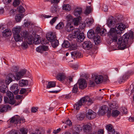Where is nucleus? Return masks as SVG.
Here are the masks:
<instances>
[{
	"label": "nucleus",
	"instance_id": "1",
	"mask_svg": "<svg viewBox=\"0 0 134 134\" xmlns=\"http://www.w3.org/2000/svg\"><path fill=\"white\" fill-rule=\"evenodd\" d=\"M134 41V32L130 31L124 34L122 37L119 38L117 42V48L121 50H124L129 47L132 42Z\"/></svg>",
	"mask_w": 134,
	"mask_h": 134
},
{
	"label": "nucleus",
	"instance_id": "2",
	"mask_svg": "<svg viewBox=\"0 0 134 134\" xmlns=\"http://www.w3.org/2000/svg\"><path fill=\"white\" fill-rule=\"evenodd\" d=\"M128 27L123 24L120 23L117 24L115 28H111L108 32V35L111 38L110 42H109V43H110L112 42H116L118 39V36H119L122 31Z\"/></svg>",
	"mask_w": 134,
	"mask_h": 134
},
{
	"label": "nucleus",
	"instance_id": "3",
	"mask_svg": "<svg viewBox=\"0 0 134 134\" xmlns=\"http://www.w3.org/2000/svg\"><path fill=\"white\" fill-rule=\"evenodd\" d=\"M21 30V28L19 27L14 28L13 30V37L16 42H20L23 40V38L20 33Z\"/></svg>",
	"mask_w": 134,
	"mask_h": 134
},
{
	"label": "nucleus",
	"instance_id": "4",
	"mask_svg": "<svg viewBox=\"0 0 134 134\" xmlns=\"http://www.w3.org/2000/svg\"><path fill=\"white\" fill-rule=\"evenodd\" d=\"M87 99L86 96H84L82 98L76 103L75 104L74 106V108L76 110H77L81 106L85 104H86Z\"/></svg>",
	"mask_w": 134,
	"mask_h": 134
},
{
	"label": "nucleus",
	"instance_id": "5",
	"mask_svg": "<svg viewBox=\"0 0 134 134\" xmlns=\"http://www.w3.org/2000/svg\"><path fill=\"white\" fill-rule=\"evenodd\" d=\"M24 119L23 117L20 118L18 115H16L12 118L10 120V122L15 124H20L24 122Z\"/></svg>",
	"mask_w": 134,
	"mask_h": 134
},
{
	"label": "nucleus",
	"instance_id": "6",
	"mask_svg": "<svg viewBox=\"0 0 134 134\" xmlns=\"http://www.w3.org/2000/svg\"><path fill=\"white\" fill-rule=\"evenodd\" d=\"M93 77L96 84L101 83L103 81L105 82L107 80V78H104L101 75H95Z\"/></svg>",
	"mask_w": 134,
	"mask_h": 134
},
{
	"label": "nucleus",
	"instance_id": "7",
	"mask_svg": "<svg viewBox=\"0 0 134 134\" xmlns=\"http://www.w3.org/2000/svg\"><path fill=\"white\" fill-rule=\"evenodd\" d=\"M134 74V72H132L131 71H129L126 72L123 76L120 77L118 80L119 82H124L125 81L127 80L129 76Z\"/></svg>",
	"mask_w": 134,
	"mask_h": 134
},
{
	"label": "nucleus",
	"instance_id": "8",
	"mask_svg": "<svg viewBox=\"0 0 134 134\" xmlns=\"http://www.w3.org/2000/svg\"><path fill=\"white\" fill-rule=\"evenodd\" d=\"M116 22L115 19L113 17L111 16L108 19L107 22V25L108 27L111 28L114 26Z\"/></svg>",
	"mask_w": 134,
	"mask_h": 134
},
{
	"label": "nucleus",
	"instance_id": "9",
	"mask_svg": "<svg viewBox=\"0 0 134 134\" xmlns=\"http://www.w3.org/2000/svg\"><path fill=\"white\" fill-rule=\"evenodd\" d=\"M26 71L25 69H23L20 71L16 72V74L15 79L19 80L22 78L26 74Z\"/></svg>",
	"mask_w": 134,
	"mask_h": 134
},
{
	"label": "nucleus",
	"instance_id": "10",
	"mask_svg": "<svg viewBox=\"0 0 134 134\" xmlns=\"http://www.w3.org/2000/svg\"><path fill=\"white\" fill-rule=\"evenodd\" d=\"M96 116V114L91 110H89L86 113V117L89 119H92L94 118Z\"/></svg>",
	"mask_w": 134,
	"mask_h": 134
},
{
	"label": "nucleus",
	"instance_id": "11",
	"mask_svg": "<svg viewBox=\"0 0 134 134\" xmlns=\"http://www.w3.org/2000/svg\"><path fill=\"white\" fill-rule=\"evenodd\" d=\"M79 84V88L83 89L87 87V83L86 80L83 79H80L78 81Z\"/></svg>",
	"mask_w": 134,
	"mask_h": 134
},
{
	"label": "nucleus",
	"instance_id": "12",
	"mask_svg": "<svg viewBox=\"0 0 134 134\" xmlns=\"http://www.w3.org/2000/svg\"><path fill=\"white\" fill-rule=\"evenodd\" d=\"M108 110V107L106 105H104L100 107L98 112V114L100 115H102L104 114Z\"/></svg>",
	"mask_w": 134,
	"mask_h": 134
},
{
	"label": "nucleus",
	"instance_id": "13",
	"mask_svg": "<svg viewBox=\"0 0 134 134\" xmlns=\"http://www.w3.org/2000/svg\"><path fill=\"white\" fill-rule=\"evenodd\" d=\"M92 43L89 41H85L82 44L83 48L85 49H90L92 48Z\"/></svg>",
	"mask_w": 134,
	"mask_h": 134
},
{
	"label": "nucleus",
	"instance_id": "14",
	"mask_svg": "<svg viewBox=\"0 0 134 134\" xmlns=\"http://www.w3.org/2000/svg\"><path fill=\"white\" fill-rule=\"evenodd\" d=\"M46 38L50 42L56 38L55 33L52 32L47 33L46 35Z\"/></svg>",
	"mask_w": 134,
	"mask_h": 134
},
{
	"label": "nucleus",
	"instance_id": "15",
	"mask_svg": "<svg viewBox=\"0 0 134 134\" xmlns=\"http://www.w3.org/2000/svg\"><path fill=\"white\" fill-rule=\"evenodd\" d=\"M18 86L17 84H14L10 87V90L14 94H16L19 92V89H18Z\"/></svg>",
	"mask_w": 134,
	"mask_h": 134
},
{
	"label": "nucleus",
	"instance_id": "16",
	"mask_svg": "<svg viewBox=\"0 0 134 134\" xmlns=\"http://www.w3.org/2000/svg\"><path fill=\"white\" fill-rule=\"evenodd\" d=\"M36 50L38 52L42 53L43 51H47L48 50V47L47 46H39L36 48Z\"/></svg>",
	"mask_w": 134,
	"mask_h": 134
},
{
	"label": "nucleus",
	"instance_id": "17",
	"mask_svg": "<svg viewBox=\"0 0 134 134\" xmlns=\"http://www.w3.org/2000/svg\"><path fill=\"white\" fill-rule=\"evenodd\" d=\"M14 79H15V77L14 75L12 74H9L8 75L5 80V83L7 84H9Z\"/></svg>",
	"mask_w": 134,
	"mask_h": 134
},
{
	"label": "nucleus",
	"instance_id": "18",
	"mask_svg": "<svg viewBox=\"0 0 134 134\" xmlns=\"http://www.w3.org/2000/svg\"><path fill=\"white\" fill-rule=\"evenodd\" d=\"M70 53L72 57L75 58H80L82 57V55H81L80 52L77 51H73L70 52Z\"/></svg>",
	"mask_w": 134,
	"mask_h": 134
},
{
	"label": "nucleus",
	"instance_id": "19",
	"mask_svg": "<svg viewBox=\"0 0 134 134\" xmlns=\"http://www.w3.org/2000/svg\"><path fill=\"white\" fill-rule=\"evenodd\" d=\"M82 12V8L77 7L75 8L74 10V14L76 16H79Z\"/></svg>",
	"mask_w": 134,
	"mask_h": 134
},
{
	"label": "nucleus",
	"instance_id": "20",
	"mask_svg": "<svg viewBox=\"0 0 134 134\" xmlns=\"http://www.w3.org/2000/svg\"><path fill=\"white\" fill-rule=\"evenodd\" d=\"M95 31L98 34L103 36L105 34V32L106 31V30L103 28L100 29L99 27H97L96 30Z\"/></svg>",
	"mask_w": 134,
	"mask_h": 134
},
{
	"label": "nucleus",
	"instance_id": "21",
	"mask_svg": "<svg viewBox=\"0 0 134 134\" xmlns=\"http://www.w3.org/2000/svg\"><path fill=\"white\" fill-rule=\"evenodd\" d=\"M96 44H98L100 42V36L97 34H95L92 38Z\"/></svg>",
	"mask_w": 134,
	"mask_h": 134
},
{
	"label": "nucleus",
	"instance_id": "22",
	"mask_svg": "<svg viewBox=\"0 0 134 134\" xmlns=\"http://www.w3.org/2000/svg\"><path fill=\"white\" fill-rule=\"evenodd\" d=\"M83 129L85 132L88 133L91 131V130L92 127L91 125H87L83 126Z\"/></svg>",
	"mask_w": 134,
	"mask_h": 134
},
{
	"label": "nucleus",
	"instance_id": "23",
	"mask_svg": "<svg viewBox=\"0 0 134 134\" xmlns=\"http://www.w3.org/2000/svg\"><path fill=\"white\" fill-rule=\"evenodd\" d=\"M44 82L45 83H47V81H44ZM55 82L54 81H50L47 84L46 88L47 89L50 88H51L55 87Z\"/></svg>",
	"mask_w": 134,
	"mask_h": 134
},
{
	"label": "nucleus",
	"instance_id": "24",
	"mask_svg": "<svg viewBox=\"0 0 134 134\" xmlns=\"http://www.w3.org/2000/svg\"><path fill=\"white\" fill-rule=\"evenodd\" d=\"M41 41L39 36L38 35H35V38H34L33 43L35 44H37L40 43Z\"/></svg>",
	"mask_w": 134,
	"mask_h": 134
},
{
	"label": "nucleus",
	"instance_id": "25",
	"mask_svg": "<svg viewBox=\"0 0 134 134\" xmlns=\"http://www.w3.org/2000/svg\"><path fill=\"white\" fill-rule=\"evenodd\" d=\"M74 29L73 26L71 25L70 22L67 23L66 26V30L68 32H70L73 30Z\"/></svg>",
	"mask_w": 134,
	"mask_h": 134
},
{
	"label": "nucleus",
	"instance_id": "26",
	"mask_svg": "<svg viewBox=\"0 0 134 134\" xmlns=\"http://www.w3.org/2000/svg\"><path fill=\"white\" fill-rule=\"evenodd\" d=\"M85 38L84 35L83 33H81L79 34V35L76 38L77 39V41L79 42H82Z\"/></svg>",
	"mask_w": 134,
	"mask_h": 134
},
{
	"label": "nucleus",
	"instance_id": "27",
	"mask_svg": "<svg viewBox=\"0 0 134 134\" xmlns=\"http://www.w3.org/2000/svg\"><path fill=\"white\" fill-rule=\"evenodd\" d=\"M9 105H2L0 106V112H3L7 111L9 108Z\"/></svg>",
	"mask_w": 134,
	"mask_h": 134
},
{
	"label": "nucleus",
	"instance_id": "28",
	"mask_svg": "<svg viewBox=\"0 0 134 134\" xmlns=\"http://www.w3.org/2000/svg\"><path fill=\"white\" fill-rule=\"evenodd\" d=\"M19 84L20 86L23 87L24 86L28 85V81L27 80L22 79L19 81Z\"/></svg>",
	"mask_w": 134,
	"mask_h": 134
},
{
	"label": "nucleus",
	"instance_id": "29",
	"mask_svg": "<svg viewBox=\"0 0 134 134\" xmlns=\"http://www.w3.org/2000/svg\"><path fill=\"white\" fill-rule=\"evenodd\" d=\"M106 129L108 131L111 132L113 134L115 132V130L113 128V126L111 124H109L107 125Z\"/></svg>",
	"mask_w": 134,
	"mask_h": 134
},
{
	"label": "nucleus",
	"instance_id": "30",
	"mask_svg": "<svg viewBox=\"0 0 134 134\" xmlns=\"http://www.w3.org/2000/svg\"><path fill=\"white\" fill-rule=\"evenodd\" d=\"M51 42L52 46L53 48L56 47L59 44V41L56 38L52 41Z\"/></svg>",
	"mask_w": 134,
	"mask_h": 134
},
{
	"label": "nucleus",
	"instance_id": "31",
	"mask_svg": "<svg viewBox=\"0 0 134 134\" xmlns=\"http://www.w3.org/2000/svg\"><path fill=\"white\" fill-rule=\"evenodd\" d=\"M12 34V32L9 29H7L3 31V35L4 36L8 37L10 36Z\"/></svg>",
	"mask_w": 134,
	"mask_h": 134
},
{
	"label": "nucleus",
	"instance_id": "32",
	"mask_svg": "<svg viewBox=\"0 0 134 134\" xmlns=\"http://www.w3.org/2000/svg\"><path fill=\"white\" fill-rule=\"evenodd\" d=\"M87 103L86 104L90 105L93 103L94 99L92 98H90L88 96H86Z\"/></svg>",
	"mask_w": 134,
	"mask_h": 134
},
{
	"label": "nucleus",
	"instance_id": "33",
	"mask_svg": "<svg viewBox=\"0 0 134 134\" xmlns=\"http://www.w3.org/2000/svg\"><path fill=\"white\" fill-rule=\"evenodd\" d=\"M4 100L5 103H9L11 104H14L15 102V100H12L9 99L7 97H4Z\"/></svg>",
	"mask_w": 134,
	"mask_h": 134
},
{
	"label": "nucleus",
	"instance_id": "34",
	"mask_svg": "<svg viewBox=\"0 0 134 134\" xmlns=\"http://www.w3.org/2000/svg\"><path fill=\"white\" fill-rule=\"evenodd\" d=\"M65 74L63 73H60L58 74L57 76V79L59 81H62L65 78Z\"/></svg>",
	"mask_w": 134,
	"mask_h": 134
},
{
	"label": "nucleus",
	"instance_id": "35",
	"mask_svg": "<svg viewBox=\"0 0 134 134\" xmlns=\"http://www.w3.org/2000/svg\"><path fill=\"white\" fill-rule=\"evenodd\" d=\"M24 15L22 14H17L15 16V19L17 22L20 21L21 19L23 17Z\"/></svg>",
	"mask_w": 134,
	"mask_h": 134
},
{
	"label": "nucleus",
	"instance_id": "36",
	"mask_svg": "<svg viewBox=\"0 0 134 134\" xmlns=\"http://www.w3.org/2000/svg\"><path fill=\"white\" fill-rule=\"evenodd\" d=\"M86 21L87 25L90 26H91L93 24L94 22V20L92 18H88L86 19Z\"/></svg>",
	"mask_w": 134,
	"mask_h": 134
},
{
	"label": "nucleus",
	"instance_id": "37",
	"mask_svg": "<svg viewBox=\"0 0 134 134\" xmlns=\"http://www.w3.org/2000/svg\"><path fill=\"white\" fill-rule=\"evenodd\" d=\"M6 93L7 95L9 97L10 100H15L14 99V96L12 92L10 91H8Z\"/></svg>",
	"mask_w": 134,
	"mask_h": 134
},
{
	"label": "nucleus",
	"instance_id": "38",
	"mask_svg": "<svg viewBox=\"0 0 134 134\" xmlns=\"http://www.w3.org/2000/svg\"><path fill=\"white\" fill-rule=\"evenodd\" d=\"M8 91V88L6 86L2 85L0 87V91L3 93H5Z\"/></svg>",
	"mask_w": 134,
	"mask_h": 134
},
{
	"label": "nucleus",
	"instance_id": "39",
	"mask_svg": "<svg viewBox=\"0 0 134 134\" xmlns=\"http://www.w3.org/2000/svg\"><path fill=\"white\" fill-rule=\"evenodd\" d=\"M94 32L93 30H89L87 33V36L89 38H93L94 35Z\"/></svg>",
	"mask_w": 134,
	"mask_h": 134
},
{
	"label": "nucleus",
	"instance_id": "40",
	"mask_svg": "<svg viewBox=\"0 0 134 134\" xmlns=\"http://www.w3.org/2000/svg\"><path fill=\"white\" fill-rule=\"evenodd\" d=\"M81 18L80 17L74 18L72 20L74 25L76 26L78 25L79 23V21Z\"/></svg>",
	"mask_w": 134,
	"mask_h": 134
},
{
	"label": "nucleus",
	"instance_id": "41",
	"mask_svg": "<svg viewBox=\"0 0 134 134\" xmlns=\"http://www.w3.org/2000/svg\"><path fill=\"white\" fill-rule=\"evenodd\" d=\"M120 112L118 110H113L112 111L111 115L114 117H116L117 116L120 114Z\"/></svg>",
	"mask_w": 134,
	"mask_h": 134
},
{
	"label": "nucleus",
	"instance_id": "42",
	"mask_svg": "<svg viewBox=\"0 0 134 134\" xmlns=\"http://www.w3.org/2000/svg\"><path fill=\"white\" fill-rule=\"evenodd\" d=\"M20 134H27L28 132L27 129L24 127L20 129Z\"/></svg>",
	"mask_w": 134,
	"mask_h": 134
},
{
	"label": "nucleus",
	"instance_id": "43",
	"mask_svg": "<svg viewBox=\"0 0 134 134\" xmlns=\"http://www.w3.org/2000/svg\"><path fill=\"white\" fill-rule=\"evenodd\" d=\"M70 44L68 41H64L62 44V46L63 48H68L70 46Z\"/></svg>",
	"mask_w": 134,
	"mask_h": 134
},
{
	"label": "nucleus",
	"instance_id": "44",
	"mask_svg": "<svg viewBox=\"0 0 134 134\" xmlns=\"http://www.w3.org/2000/svg\"><path fill=\"white\" fill-rule=\"evenodd\" d=\"M63 8L67 11H69L71 9V7L69 4H65L63 5Z\"/></svg>",
	"mask_w": 134,
	"mask_h": 134
},
{
	"label": "nucleus",
	"instance_id": "45",
	"mask_svg": "<svg viewBox=\"0 0 134 134\" xmlns=\"http://www.w3.org/2000/svg\"><path fill=\"white\" fill-rule=\"evenodd\" d=\"M80 33V30L79 29H75L74 31L73 35L75 38H76L79 35Z\"/></svg>",
	"mask_w": 134,
	"mask_h": 134
},
{
	"label": "nucleus",
	"instance_id": "46",
	"mask_svg": "<svg viewBox=\"0 0 134 134\" xmlns=\"http://www.w3.org/2000/svg\"><path fill=\"white\" fill-rule=\"evenodd\" d=\"M95 82V80L93 77L92 79L89 81L88 86L90 87H93L96 85Z\"/></svg>",
	"mask_w": 134,
	"mask_h": 134
},
{
	"label": "nucleus",
	"instance_id": "47",
	"mask_svg": "<svg viewBox=\"0 0 134 134\" xmlns=\"http://www.w3.org/2000/svg\"><path fill=\"white\" fill-rule=\"evenodd\" d=\"M34 38L31 36H29L27 39H26L29 44H31L33 42Z\"/></svg>",
	"mask_w": 134,
	"mask_h": 134
},
{
	"label": "nucleus",
	"instance_id": "48",
	"mask_svg": "<svg viewBox=\"0 0 134 134\" xmlns=\"http://www.w3.org/2000/svg\"><path fill=\"white\" fill-rule=\"evenodd\" d=\"M28 42L26 40H24V42L22 44L21 46V47L23 49H25L27 47H28Z\"/></svg>",
	"mask_w": 134,
	"mask_h": 134
},
{
	"label": "nucleus",
	"instance_id": "49",
	"mask_svg": "<svg viewBox=\"0 0 134 134\" xmlns=\"http://www.w3.org/2000/svg\"><path fill=\"white\" fill-rule=\"evenodd\" d=\"M64 26V24L63 22H60L56 26V28L57 29H62Z\"/></svg>",
	"mask_w": 134,
	"mask_h": 134
},
{
	"label": "nucleus",
	"instance_id": "50",
	"mask_svg": "<svg viewBox=\"0 0 134 134\" xmlns=\"http://www.w3.org/2000/svg\"><path fill=\"white\" fill-rule=\"evenodd\" d=\"M91 10L90 7L87 6L86 7V9L84 12V13L86 15H88L90 13Z\"/></svg>",
	"mask_w": 134,
	"mask_h": 134
},
{
	"label": "nucleus",
	"instance_id": "51",
	"mask_svg": "<svg viewBox=\"0 0 134 134\" xmlns=\"http://www.w3.org/2000/svg\"><path fill=\"white\" fill-rule=\"evenodd\" d=\"M66 19L68 21V23L69 22L71 23L73 20L72 17L71 15L70 14H69L66 16Z\"/></svg>",
	"mask_w": 134,
	"mask_h": 134
},
{
	"label": "nucleus",
	"instance_id": "52",
	"mask_svg": "<svg viewBox=\"0 0 134 134\" xmlns=\"http://www.w3.org/2000/svg\"><path fill=\"white\" fill-rule=\"evenodd\" d=\"M78 88L76 84H75L72 90L73 93H76L78 91Z\"/></svg>",
	"mask_w": 134,
	"mask_h": 134
},
{
	"label": "nucleus",
	"instance_id": "53",
	"mask_svg": "<svg viewBox=\"0 0 134 134\" xmlns=\"http://www.w3.org/2000/svg\"><path fill=\"white\" fill-rule=\"evenodd\" d=\"M82 127L81 125H77L75 128L77 132H80L82 130Z\"/></svg>",
	"mask_w": 134,
	"mask_h": 134
},
{
	"label": "nucleus",
	"instance_id": "54",
	"mask_svg": "<svg viewBox=\"0 0 134 134\" xmlns=\"http://www.w3.org/2000/svg\"><path fill=\"white\" fill-rule=\"evenodd\" d=\"M20 0H14L13 3V5L15 7H16L20 4Z\"/></svg>",
	"mask_w": 134,
	"mask_h": 134
},
{
	"label": "nucleus",
	"instance_id": "55",
	"mask_svg": "<svg viewBox=\"0 0 134 134\" xmlns=\"http://www.w3.org/2000/svg\"><path fill=\"white\" fill-rule=\"evenodd\" d=\"M117 106V104L116 102H114L112 103L111 104L110 106V109H112L113 108H115Z\"/></svg>",
	"mask_w": 134,
	"mask_h": 134
},
{
	"label": "nucleus",
	"instance_id": "56",
	"mask_svg": "<svg viewBox=\"0 0 134 134\" xmlns=\"http://www.w3.org/2000/svg\"><path fill=\"white\" fill-rule=\"evenodd\" d=\"M21 35L22 37H23L24 38V40H26L28 37V34L27 33V32H24L21 34Z\"/></svg>",
	"mask_w": 134,
	"mask_h": 134
},
{
	"label": "nucleus",
	"instance_id": "57",
	"mask_svg": "<svg viewBox=\"0 0 134 134\" xmlns=\"http://www.w3.org/2000/svg\"><path fill=\"white\" fill-rule=\"evenodd\" d=\"M58 8L55 6H53L51 9V11L52 13H55L57 11Z\"/></svg>",
	"mask_w": 134,
	"mask_h": 134
},
{
	"label": "nucleus",
	"instance_id": "58",
	"mask_svg": "<svg viewBox=\"0 0 134 134\" xmlns=\"http://www.w3.org/2000/svg\"><path fill=\"white\" fill-rule=\"evenodd\" d=\"M77 46L75 44H72L70 46V48L71 50H75L77 48Z\"/></svg>",
	"mask_w": 134,
	"mask_h": 134
},
{
	"label": "nucleus",
	"instance_id": "59",
	"mask_svg": "<svg viewBox=\"0 0 134 134\" xmlns=\"http://www.w3.org/2000/svg\"><path fill=\"white\" fill-rule=\"evenodd\" d=\"M58 18V17H55L53 18L50 22V23L51 25H53V24L55 21Z\"/></svg>",
	"mask_w": 134,
	"mask_h": 134
},
{
	"label": "nucleus",
	"instance_id": "60",
	"mask_svg": "<svg viewBox=\"0 0 134 134\" xmlns=\"http://www.w3.org/2000/svg\"><path fill=\"white\" fill-rule=\"evenodd\" d=\"M19 12L21 13L24 12L25 10L24 7L21 6H20L19 8Z\"/></svg>",
	"mask_w": 134,
	"mask_h": 134
},
{
	"label": "nucleus",
	"instance_id": "61",
	"mask_svg": "<svg viewBox=\"0 0 134 134\" xmlns=\"http://www.w3.org/2000/svg\"><path fill=\"white\" fill-rule=\"evenodd\" d=\"M26 91V88H22L20 91L19 93L20 94H23L25 93Z\"/></svg>",
	"mask_w": 134,
	"mask_h": 134
},
{
	"label": "nucleus",
	"instance_id": "62",
	"mask_svg": "<svg viewBox=\"0 0 134 134\" xmlns=\"http://www.w3.org/2000/svg\"><path fill=\"white\" fill-rule=\"evenodd\" d=\"M49 40H46L45 39H43L42 40V41H41V43L42 44H47V43H48L49 42Z\"/></svg>",
	"mask_w": 134,
	"mask_h": 134
},
{
	"label": "nucleus",
	"instance_id": "63",
	"mask_svg": "<svg viewBox=\"0 0 134 134\" xmlns=\"http://www.w3.org/2000/svg\"><path fill=\"white\" fill-rule=\"evenodd\" d=\"M18 68L17 66H13L12 68V71L14 72H15L18 71Z\"/></svg>",
	"mask_w": 134,
	"mask_h": 134
},
{
	"label": "nucleus",
	"instance_id": "64",
	"mask_svg": "<svg viewBox=\"0 0 134 134\" xmlns=\"http://www.w3.org/2000/svg\"><path fill=\"white\" fill-rule=\"evenodd\" d=\"M37 107H32L31 109V111L32 113H35L37 111Z\"/></svg>",
	"mask_w": 134,
	"mask_h": 134
}]
</instances>
